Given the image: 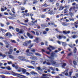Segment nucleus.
I'll use <instances>...</instances> for the list:
<instances>
[{"label": "nucleus", "mask_w": 78, "mask_h": 78, "mask_svg": "<svg viewBox=\"0 0 78 78\" xmlns=\"http://www.w3.org/2000/svg\"><path fill=\"white\" fill-rule=\"evenodd\" d=\"M24 32V31L22 29H21L19 33H17V34H23Z\"/></svg>", "instance_id": "nucleus-17"}, {"label": "nucleus", "mask_w": 78, "mask_h": 78, "mask_svg": "<svg viewBox=\"0 0 78 78\" xmlns=\"http://www.w3.org/2000/svg\"><path fill=\"white\" fill-rule=\"evenodd\" d=\"M30 44L29 45V48H31V47H32L33 46V44H31V43L29 44Z\"/></svg>", "instance_id": "nucleus-34"}, {"label": "nucleus", "mask_w": 78, "mask_h": 78, "mask_svg": "<svg viewBox=\"0 0 78 78\" xmlns=\"http://www.w3.org/2000/svg\"><path fill=\"white\" fill-rule=\"evenodd\" d=\"M1 26L2 27H4V24L2 23H0Z\"/></svg>", "instance_id": "nucleus-54"}, {"label": "nucleus", "mask_w": 78, "mask_h": 78, "mask_svg": "<svg viewBox=\"0 0 78 78\" xmlns=\"http://www.w3.org/2000/svg\"><path fill=\"white\" fill-rule=\"evenodd\" d=\"M73 63L74 64V66H76V64H77L76 62V61H73Z\"/></svg>", "instance_id": "nucleus-42"}, {"label": "nucleus", "mask_w": 78, "mask_h": 78, "mask_svg": "<svg viewBox=\"0 0 78 78\" xmlns=\"http://www.w3.org/2000/svg\"><path fill=\"white\" fill-rule=\"evenodd\" d=\"M57 37L58 39L60 40L62 38V35H59V36H57Z\"/></svg>", "instance_id": "nucleus-18"}, {"label": "nucleus", "mask_w": 78, "mask_h": 78, "mask_svg": "<svg viewBox=\"0 0 78 78\" xmlns=\"http://www.w3.org/2000/svg\"><path fill=\"white\" fill-rule=\"evenodd\" d=\"M64 13H67L68 12V10H67V9H66L64 10Z\"/></svg>", "instance_id": "nucleus-31"}, {"label": "nucleus", "mask_w": 78, "mask_h": 78, "mask_svg": "<svg viewBox=\"0 0 78 78\" xmlns=\"http://www.w3.org/2000/svg\"><path fill=\"white\" fill-rule=\"evenodd\" d=\"M8 64H12V62H8Z\"/></svg>", "instance_id": "nucleus-63"}, {"label": "nucleus", "mask_w": 78, "mask_h": 78, "mask_svg": "<svg viewBox=\"0 0 78 78\" xmlns=\"http://www.w3.org/2000/svg\"><path fill=\"white\" fill-rule=\"evenodd\" d=\"M66 66V63H63V65L62 66V68H64L65 67V66Z\"/></svg>", "instance_id": "nucleus-32"}, {"label": "nucleus", "mask_w": 78, "mask_h": 78, "mask_svg": "<svg viewBox=\"0 0 78 78\" xmlns=\"http://www.w3.org/2000/svg\"><path fill=\"white\" fill-rule=\"evenodd\" d=\"M18 69L17 70V71L18 72H20L22 71V69H23V68L19 67Z\"/></svg>", "instance_id": "nucleus-16"}, {"label": "nucleus", "mask_w": 78, "mask_h": 78, "mask_svg": "<svg viewBox=\"0 0 78 78\" xmlns=\"http://www.w3.org/2000/svg\"><path fill=\"white\" fill-rule=\"evenodd\" d=\"M25 9L23 7H22L21 8V9L22 11H23V10H25Z\"/></svg>", "instance_id": "nucleus-58"}, {"label": "nucleus", "mask_w": 78, "mask_h": 78, "mask_svg": "<svg viewBox=\"0 0 78 78\" xmlns=\"http://www.w3.org/2000/svg\"><path fill=\"white\" fill-rule=\"evenodd\" d=\"M62 45L63 46L65 47V46H66L67 44L66 43L62 42Z\"/></svg>", "instance_id": "nucleus-36"}, {"label": "nucleus", "mask_w": 78, "mask_h": 78, "mask_svg": "<svg viewBox=\"0 0 78 78\" xmlns=\"http://www.w3.org/2000/svg\"><path fill=\"white\" fill-rule=\"evenodd\" d=\"M3 39H4V38L3 37H2V36H0V39L2 40Z\"/></svg>", "instance_id": "nucleus-61"}, {"label": "nucleus", "mask_w": 78, "mask_h": 78, "mask_svg": "<svg viewBox=\"0 0 78 78\" xmlns=\"http://www.w3.org/2000/svg\"><path fill=\"white\" fill-rule=\"evenodd\" d=\"M55 31H56L57 32H59L60 34L62 33V32L60 31V30H59L58 29H55Z\"/></svg>", "instance_id": "nucleus-25"}, {"label": "nucleus", "mask_w": 78, "mask_h": 78, "mask_svg": "<svg viewBox=\"0 0 78 78\" xmlns=\"http://www.w3.org/2000/svg\"><path fill=\"white\" fill-rule=\"evenodd\" d=\"M5 36H12V35H11V33H10L9 32H8L5 34Z\"/></svg>", "instance_id": "nucleus-19"}, {"label": "nucleus", "mask_w": 78, "mask_h": 78, "mask_svg": "<svg viewBox=\"0 0 78 78\" xmlns=\"http://www.w3.org/2000/svg\"><path fill=\"white\" fill-rule=\"evenodd\" d=\"M16 30L17 32H18V33H19V30H20L18 28H17L16 29Z\"/></svg>", "instance_id": "nucleus-51"}, {"label": "nucleus", "mask_w": 78, "mask_h": 78, "mask_svg": "<svg viewBox=\"0 0 78 78\" xmlns=\"http://www.w3.org/2000/svg\"><path fill=\"white\" fill-rule=\"evenodd\" d=\"M30 73L32 75H37V73H36V72H34V71H32L30 72Z\"/></svg>", "instance_id": "nucleus-21"}, {"label": "nucleus", "mask_w": 78, "mask_h": 78, "mask_svg": "<svg viewBox=\"0 0 78 78\" xmlns=\"http://www.w3.org/2000/svg\"><path fill=\"white\" fill-rule=\"evenodd\" d=\"M51 63L52 65H54L55 67H58V66H59V64H58L56 62L53 61L51 62Z\"/></svg>", "instance_id": "nucleus-3"}, {"label": "nucleus", "mask_w": 78, "mask_h": 78, "mask_svg": "<svg viewBox=\"0 0 78 78\" xmlns=\"http://www.w3.org/2000/svg\"><path fill=\"white\" fill-rule=\"evenodd\" d=\"M0 45L1 46H3V44L1 42H0Z\"/></svg>", "instance_id": "nucleus-60"}, {"label": "nucleus", "mask_w": 78, "mask_h": 78, "mask_svg": "<svg viewBox=\"0 0 78 78\" xmlns=\"http://www.w3.org/2000/svg\"><path fill=\"white\" fill-rule=\"evenodd\" d=\"M72 72H69V76H71V75H72Z\"/></svg>", "instance_id": "nucleus-56"}, {"label": "nucleus", "mask_w": 78, "mask_h": 78, "mask_svg": "<svg viewBox=\"0 0 78 78\" xmlns=\"http://www.w3.org/2000/svg\"><path fill=\"white\" fill-rule=\"evenodd\" d=\"M64 8V7H62V6H61L60 7V8L59 9V11H61V10H62Z\"/></svg>", "instance_id": "nucleus-28"}, {"label": "nucleus", "mask_w": 78, "mask_h": 78, "mask_svg": "<svg viewBox=\"0 0 78 78\" xmlns=\"http://www.w3.org/2000/svg\"><path fill=\"white\" fill-rule=\"evenodd\" d=\"M18 59H20V60H22L23 61H25V57L22 56H19L18 57Z\"/></svg>", "instance_id": "nucleus-7"}, {"label": "nucleus", "mask_w": 78, "mask_h": 78, "mask_svg": "<svg viewBox=\"0 0 78 78\" xmlns=\"http://www.w3.org/2000/svg\"><path fill=\"white\" fill-rule=\"evenodd\" d=\"M72 52H71L68 55V56H71V55H72Z\"/></svg>", "instance_id": "nucleus-49"}, {"label": "nucleus", "mask_w": 78, "mask_h": 78, "mask_svg": "<svg viewBox=\"0 0 78 78\" xmlns=\"http://www.w3.org/2000/svg\"><path fill=\"white\" fill-rule=\"evenodd\" d=\"M68 14H69V16H73V13L71 12H69Z\"/></svg>", "instance_id": "nucleus-40"}, {"label": "nucleus", "mask_w": 78, "mask_h": 78, "mask_svg": "<svg viewBox=\"0 0 78 78\" xmlns=\"http://www.w3.org/2000/svg\"><path fill=\"white\" fill-rule=\"evenodd\" d=\"M27 35L30 38V39H33V36L31 35L28 32L27 33Z\"/></svg>", "instance_id": "nucleus-9"}, {"label": "nucleus", "mask_w": 78, "mask_h": 78, "mask_svg": "<svg viewBox=\"0 0 78 78\" xmlns=\"http://www.w3.org/2000/svg\"><path fill=\"white\" fill-rule=\"evenodd\" d=\"M18 75L19 76H23V78H26V76H23V75H21L20 74H18Z\"/></svg>", "instance_id": "nucleus-44"}, {"label": "nucleus", "mask_w": 78, "mask_h": 78, "mask_svg": "<svg viewBox=\"0 0 78 78\" xmlns=\"http://www.w3.org/2000/svg\"><path fill=\"white\" fill-rule=\"evenodd\" d=\"M47 33V32L46 31H44L43 32V34H46Z\"/></svg>", "instance_id": "nucleus-50"}, {"label": "nucleus", "mask_w": 78, "mask_h": 78, "mask_svg": "<svg viewBox=\"0 0 78 78\" xmlns=\"http://www.w3.org/2000/svg\"><path fill=\"white\" fill-rule=\"evenodd\" d=\"M76 51H77V49H76V48L75 47L74 49L73 50V52L74 53H76Z\"/></svg>", "instance_id": "nucleus-29"}, {"label": "nucleus", "mask_w": 78, "mask_h": 78, "mask_svg": "<svg viewBox=\"0 0 78 78\" xmlns=\"http://www.w3.org/2000/svg\"><path fill=\"white\" fill-rule=\"evenodd\" d=\"M39 2V1H37V0H34L33 1V4L34 5L35 3H37L38 2Z\"/></svg>", "instance_id": "nucleus-20"}, {"label": "nucleus", "mask_w": 78, "mask_h": 78, "mask_svg": "<svg viewBox=\"0 0 78 78\" xmlns=\"http://www.w3.org/2000/svg\"><path fill=\"white\" fill-rule=\"evenodd\" d=\"M30 63L32 64H33V65H34L35 64V62L34 61H32L30 62Z\"/></svg>", "instance_id": "nucleus-37"}, {"label": "nucleus", "mask_w": 78, "mask_h": 78, "mask_svg": "<svg viewBox=\"0 0 78 78\" xmlns=\"http://www.w3.org/2000/svg\"><path fill=\"white\" fill-rule=\"evenodd\" d=\"M9 14L10 15H11V16H12V17H14V16H16L15 15L13 14H12L11 13H9Z\"/></svg>", "instance_id": "nucleus-48"}, {"label": "nucleus", "mask_w": 78, "mask_h": 78, "mask_svg": "<svg viewBox=\"0 0 78 78\" xmlns=\"http://www.w3.org/2000/svg\"><path fill=\"white\" fill-rule=\"evenodd\" d=\"M10 41L13 43H16V41H15L14 40H11Z\"/></svg>", "instance_id": "nucleus-43"}, {"label": "nucleus", "mask_w": 78, "mask_h": 78, "mask_svg": "<svg viewBox=\"0 0 78 78\" xmlns=\"http://www.w3.org/2000/svg\"><path fill=\"white\" fill-rule=\"evenodd\" d=\"M75 6L72 7L69 9V11L70 12H72V11L73 10H75Z\"/></svg>", "instance_id": "nucleus-10"}, {"label": "nucleus", "mask_w": 78, "mask_h": 78, "mask_svg": "<svg viewBox=\"0 0 78 78\" xmlns=\"http://www.w3.org/2000/svg\"><path fill=\"white\" fill-rule=\"evenodd\" d=\"M12 12L13 14H15V10H14V8H13L12 9Z\"/></svg>", "instance_id": "nucleus-52"}, {"label": "nucleus", "mask_w": 78, "mask_h": 78, "mask_svg": "<svg viewBox=\"0 0 78 78\" xmlns=\"http://www.w3.org/2000/svg\"><path fill=\"white\" fill-rule=\"evenodd\" d=\"M9 58H11V59H14V58H15L14 57L11 55H9Z\"/></svg>", "instance_id": "nucleus-27"}, {"label": "nucleus", "mask_w": 78, "mask_h": 78, "mask_svg": "<svg viewBox=\"0 0 78 78\" xmlns=\"http://www.w3.org/2000/svg\"><path fill=\"white\" fill-rule=\"evenodd\" d=\"M68 71V69H67L65 71H64V72L62 73H63V74H64V73H65V75H66V76H68V75H69V73L67 72Z\"/></svg>", "instance_id": "nucleus-8"}, {"label": "nucleus", "mask_w": 78, "mask_h": 78, "mask_svg": "<svg viewBox=\"0 0 78 78\" xmlns=\"http://www.w3.org/2000/svg\"><path fill=\"white\" fill-rule=\"evenodd\" d=\"M45 63H46V64H48V65H49V66L51 64L50 63L48 62V59L46 60L44 62H43V64H45Z\"/></svg>", "instance_id": "nucleus-5"}, {"label": "nucleus", "mask_w": 78, "mask_h": 78, "mask_svg": "<svg viewBox=\"0 0 78 78\" xmlns=\"http://www.w3.org/2000/svg\"><path fill=\"white\" fill-rule=\"evenodd\" d=\"M36 34L37 36H39V32H38L37 31H36Z\"/></svg>", "instance_id": "nucleus-53"}, {"label": "nucleus", "mask_w": 78, "mask_h": 78, "mask_svg": "<svg viewBox=\"0 0 78 78\" xmlns=\"http://www.w3.org/2000/svg\"><path fill=\"white\" fill-rule=\"evenodd\" d=\"M69 45L71 48H73V45H72V44H70V45L69 44Z\"/></svg>", "instance_id": "nucleus-57"}, {"label": "nucleus", "mask_w": 78, "mask_h": 78, "mask_svg": "<svg viewBox=\"0 0 78 78\" xmlns=\"http://www.w3.org/2000/svg\"><path fill=\"white\" fill-rule=\"evenodd\" d=\"M30 51H29V49H27L26 50L27 53H28L27 55V56H32L33 53H29Z\"/></svg>", "instance_id": "nucleus-6"}, {"label": "nucleus", "mask_w": 78, "mask_h": 78, "mask_svg": "<svg viewBox=\"0 0 78 78\" xmlns=\"http://www.w3.org/2000/svg\"><path fill=\"white\" fill-rule=\"evenodd\" d=\"M69 20H70V21H74V19H69Z\"/></svg>", "instance_id": "nucleus-59"}, {"label": "nucleus", "mask_w": 78, "mask_h": 78, "mask_svg": "<svg viewBox=\"0 0 78 78\" xmlns=\"http://www.w3.org/2000/svg\"><path fill=\"white\" fill-rule=\"evenodd\" d=\"M41 27H47V26H46V25L45 24H42L41 25Z\"/></svg>", "instance_id": "nucleus-46"}, {"label": "nucleus", "mask_w": 78, "mask_h": 78, "mask_svg": "<svg viewBox=\"0 0 78 78\" xmlns=\"http://www.w3.org/2000/svg\"><path fill=\"white\" fill-rule=\"evenodd\" d=\"M1 10L2 12L5 11V9H4L3 8H1Z\"/></svg>", "instance_id": "nucleus-45"}, {"label": "nucleus", "mask_w": 78, "mask_h": 78, "mask_svg": "<svg viewBox=\"0 0 78 78\" xmlns=\"http://www.w3.org/2000/svg\"><path fill=\"white\" fill-rule=\"evenodd\" d=\"M73 39H75V38H77L78 37V36L75 35H73L71 36Z\"/></svg>", "instance_id": "nucleus-14"}, {"label": "nucleus", "mask_w": 78, "mask_h": 78, "mask_svg": "<svg viewBox=\"0 0 78 78\" xmlns=\"http://www.w3.org/2000/svg\"><path fill=\"white\" fill-rule=\"evenodd\" d=\"M63 33H64L65 34H70V31H67L66 30L65 31H63Z\"/></svg>", "instance_id": "nucleus-13"}, {"label": "nucleus", "mask_w": 78, "mask_h": 78, "mask_svg": "<svg viewBox=\"0 0 78 78\" xmlns=\"http://www.w3.org/2000/svg\"><path fill=\"white\" fill-rule=\"evenodd\" d=\"M12 53V49H10L9 50V51L8 52V53L9 55H11Z\"/></svg>", "instance_id": "nucleus-12"}, {"label": "nucleus", "mask_w": 78, "mask_h": 78, "mask_svg": "<svg viewBox=\"0 0 78 78\" xmlns=\"http://www.w3.org/2000/svg\"><path fill=\"white\" fill-rule=\"evenodd\" d=\"M50 69L52 70V71H55V69L53 68L52 67H50Z\"/></svg>", "instance_id": "nucleus-39"}, {"label": "nucleus", "mask_w": 78, "mask_h": 78, "mask_svg": "<svg viewBox=\"0 0 78 78\" xmlns=\"http://www.w3.org/2000/svg\"><path fill=\"white\" fill-rule=\"evenodd\" d=\"M49 47L50 48H52V49H53V50L54 49H55V48H54L53 47L51 46L50 45H49Z\"/></svg>", "instance_id": "nucleus-41"}, {"label": "nucleus", "mask_w": 78, "mask_h": 78, "mask_svg": "<svg viewBox=\"0 0 78 78\" xmlns=\"http://www.w3.org/2000/svg\"><path fill=\"white\" fill-rule=\"evenodd\" d=\"M6 69L9 70H11V68L9 66H7L6 67Z\"/></svg>", "instance_id": "nucleus-30"}, {"label": "nucleus", "mask_w": 78, "mask_h": 78, "mask_svg": "<svg viewBox=\"0 0 78 78\" xmlns=\"http://www.w3.org/2000/svg\"><path fill=\"white\" fill-rule=\"evenodd\" d=\"M30 58L32 60L34 61H37L38 59V58L36 57L32 56L30 57Z\"/></svg>", "instance_id": "nucleus-4"}, {"label": "nucleus", "mask_w": 78, "mask_h": 78, "mask_svg": "<svg viewBox=\"0 0 78 78\" xmlns=\"http://www.w3.org/2000/svg\"><path fill=\"white\" fill-rule=\"evenodd\" d=\"M35 55L36 56H41L40 54L37 53H35Z\"/></svg>", "instance_id": "nucleus-33"}, {"label": "nucleus", "mask_w": 78, "mask_h": 78, "mask_svg": "<svg viewBox=\"0 0 78 78\" xmlns=\"http://www.w3.org/2000/svg\"><path fill=\"white\" fill-rule=\"evenodd\" d=\"M22 71L23 73H26V72H27V70L23 68V69H22Z\"/></svg>", "instance_id": "nucleus-23"}, {"label": "nucleus", "mask_w": 78, "mask_h": 78, "mask_svg": "<svg viewBox=\"0 0 78 78\" xmlns=\"http://www.w3.org/2000/svg\"><path fill=\"white\" fill-rule=\"evenodd\" d=\"M59 3H57L56 4V6H59Z\"/></svg>", "instance_id": "nucleus-55"}, {"label": "nucleus", "mask_w": 78, "mask_h": 78, "mask_svg": "<svg viewBox=\"0 0 78 78\" xmlns=\"http://www.w3.org/2000/svg\"><path fill=\"white\" fill-rule=\"evenodd\" d=\"M62 25L63 26H67V25H66V23H64V22L62 23Z\"/></svg>", "instance_id": "nucleus-35"}, {"label": "nucleus", "mask_w": 78, "mask_h": 78, "mask_svg": "<svg viewBox=\"0 0 78 78\" xmlns=\"http://www.w3.org/2000/svg\"><path fill=\"white\" fill-rule=\"evenodd\" d=\"M31 42V40H29L28 41H26L24 42L23 43V45L24 46H28V44H30Z\"/></svg>", "instance_id": "nucleus-2"}, {"label": "nucleus", "mask_w": 78, "mask_h": 78, "mask_svg": "<svg viewBox=\"0 0 78 78\" xmlns=\"http://www.w3.org/2000/svg\"><path fill=\"white\" fill-rule=\"evenodd\" d=\"M9 29L10 30H11V29H12V30H14V27H12V26H10V27H9Z\"/></svg>", "instance_id": "nucleus-38"}, {"label": "nucleus", "mask_w": 78, "mask_h": 78, "mask_svg": "<svg viewBox=\"0 0 78 78\" xmlns=\"http://www.w3.org/2000/svg\"><path fill=\"white\" fill-rule=\"evenodd\" d=\"M51 10L50 9H48V8L44 9V11L45 12H50Z\"/></svg>", "instance_id": "nucleus-11"}, {"label": "nucleus", "mask_w": 78, "mask_h": 78, "mask_svg": "<svg viewBox=\"0 0 78 78\" xmlns=\"http://www.w3.org/2000/svg\"><path fill=\"white\" fill-rule=\"evenodd\" d=\"M27 67H28V68H29V69H34V67L32 66H27Z\"/></svg>", "instance_id": "nucleus-24"}, {"label": "nucleus", "mask_w": 78, "mask_h": 78, "mask_svg": "<svg viewBox=\"0 0 78 78\" xmlns=\"http://www.w3.org/2000/svg\"><path fill=\"white\" fill-rule=\"evenodd\" d=\"M12 66L13 67H15V69H18L19 67L17 66H15V65L14 64L12 65Z\"/></svg>", "instance_id": "nucleus-22"}, {"label": "nucleus", "mask_w": 78, "mask_h": 78, "mask_svg": "<svg viewBox=\"0 0 78 78\" xmlns=\"http://www.w3.org/2000/svg\"><path fill=\"white\" fill-rule=\"evenodd\" d=\"M57 57H58L57 55L55 54L54 52H53L51 53V57H49L48 58L49 59H54V58H57Z\"/></svg>", "instance_id": "nucleus-1"}, {"label": "nucleus", "mask_w": 78, "mask_h": 78, "mask_svg": "<svg viewBox=\"0 0 78 78\" xmlns=\"http://www.w3.org/2000/svg\"><path fill=\"white\" fill-rule=\"evenodd\" d=\"M74 25H75V27H76V28H78V23H76V22H75L74 24Z\"/></svg>", "instance_id": "nucleus-26"}, {"label": "nucleus", "mask_w": 78, "mask_h": 78, "mask_svg": "<svg viewBox=\"0 0 78 78\" xmlns=\"http://www.w3.org/2000/svg\"><path fill=\"white\" fill-rule=\"evenodd\" d=\"M0 31H2V32L3 33H4L6 32V31H7V30H4L2 28H0Z\"/></svg>", "instance_id": "nucleus-15"}, {"label": "nucleus", "mask_w": 78, "mask_h": 78, "mask_svg": "<svg viewBox=\"0 0 78 78\" xmlns=\"http://www.w3.org/2000/svg\"><path fill=\"white\" fill-rule=\"evenodd\" d=\"M76 33V32L75 31L72 32L71 34H75Z\"/></svg>", "instance_id": "nucleus-47"}, {"label": "nucleus", "mask_w": 78, "mask_h": 78, "mask_svg": "<svg viewBox=\"0 0 78 78\" xmlns=\"http://www.w3.org/2000/svg\"><path fill=\"white\" fill-rule=\"evenodd\" d=\"M76 8L78 9V5L76 4Z\"/></svg>", "instance_id": "nucleus-64"}, {"label": "nucleus", "mask_w": 78, "mask_h": 78, "mask_svg": "<svg viewBox=\"0 0 78 78\" xmlns=\"http://www.w3.org/2000/svg\"><path fill=\"white\" fill-rule=\"evenodd\" d=\"M4 14L5 15H8V13L6 12H4Z\"/></svg>", "instance_id": "nucleus-62"}]
</instances>
